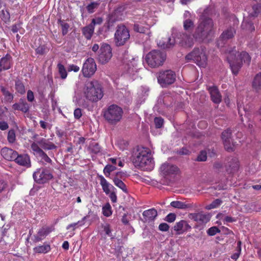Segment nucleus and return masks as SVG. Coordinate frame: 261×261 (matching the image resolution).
<instances>
[{
	"label": "nucleus",
	"instance_id": "obj_62",
	"mask_svg": "<svg viewBox=\"0 0 261 261\" xmlns=\"http://www.w3.org/2000/svg\"><path fill=\"white\" fill-rule=\"evenodd\" d=\"M9 127L8 123L4 121H0V129L2 130H5Z\"/></svg>",
	"mask_w": 261,
	"mask_h": 261
},
{
	"label": "nucleus",
	"instance_id": "obj_13",
	"mask_svg": "<svg viewBox=\"0 0 261 261\" xmlns=\"http://www.w3.org/2000/svg\"><path fill=\"white\" fill-rule=\"evenodd\" d=\"M112 53L111 46L107 44H103L100 48L98 60L102 64L107 63L112 58Z\"/></svg>",
	"mask_w": 261,
	"mask_h": 261
},
{
	"label": "nucleus",
	"instance_id": "obj_30",
	"mask_svg": "<svg viewBox=\"0 0 261 261\" xmlns=\"http://www.w3.org/2000/svg\"><path fill=\"white\" fill-rule=\"evenodd\" d=\"M235 33V29L233 28L230 27L222 33L220 38L223 40H226L233 37Z\"/></svg>",
	"mask_w": 261,
	"mask_h": 261
},
{
	"label": "nucleus",
	"instance_id": "obj_9",
	"mask_svg": "<svg viewBox=\"0 0 261 261\" xmlns=\"http://www.w3.org/2000/svg\"><path fill=\"white\" fill-rule=\"evenodd\" d=\"M156 77L161 87L166 88L175 82L176 74L171 70H162L156 74Z\"/></svg>",
	"mask_w": 261,
	"mask_h": 261
},
{
	"label": "nucleus",
	"instance_id": "obj_7",
	"mask_svg": "<svg viewBox=\"0 0 261 261\" xmlns=\"http://www.w3.org/2000/svg\"><path fill=\"white\" fill-rule=\"evenodd\" d=\"M123 113L121 108L116 105H112L105 111L103 117L109 123L115 125L121 120Z\"/></svg>",
	"mask_w": 261,
	"mask_h": 261
},
{
	"label": "nucleus",
	"instance_id": "obj_57",
	"mask_svg": "<svg viewBox=\"0 0 261 261\" xmlns=\"http://www.w3.org/2000/svg\"><path fill=\"white\" fill-rule=\"evenodd\" d=\"M82 110L80 108L76 109L74 111V117L75 119H79L82 116Z\"/></svg>",
	"mask_w": 261,
	"mask_h": 261
},
{
	"label": "nucleus",
	"instance_id": "obj_6",
	"mask_svg": "<svg viewBox=\"0 0 261 261\" xmlns=\"http://www.w3.org/2000/svg\"><path fill=\"white\" fill-rule=\"evenodd\" d=\"M185 59L187 61L193 60L199 67H205L207 61L206 49L203 47H195L186 56Z\"/></svg>",
	"mask_w": 261,
	"mask_h": 261
},
{
	"label": "nucleus",
	"instance_id": "obj_61",
	"mask_svg": "<svg viewBox=\"0 0 261 261\" xmlns=\"http://www.w3.org/2000/svg\"><path fill=\"white\" fill-rule=\"evenodd\" d=\"M27 99L30 102H32L34 100V93L31 90H29L27 92Z\"/></svg>",
	"mask_w": 261,
	"mask_h": 261
},
{
	"label": "nucleus",
	"instance_id": "obj_23",
	"mask_svg": "<svg viewBox=\"0 0 261 261\" xmlns=\"http://www.w3.org/2000/svg\"><path fill=\"white\" fill-rule=\"evenodd\" d=\"M12 108L14 110H18L27 113L29 111L30 106L24 99L21 98L18 103L12 105Z\"/></svg>",
	"mask_w": 261,
	"mask_h": 261
},
{
	"label": "nucleus",
	"instance_id": "obj_45",
	"mask_svg": "<svg viewBox=\"0 0 261 261\" xmlns=\"http://www.w3.org/2000/svg\"><path fill=\"white\" fill-rule=\"evenodd\" d=\"M102 213L106 217H109L112 215L111 207L109 203L102 207Z\"/></svg>",
	"mask_w": 261,
	"mask_h": 261
},
{
	"label": "nucleus",
	"instance_id": "obj_60",
	"mask_svg": "<svg viewBox=\"0 0 261 261\" xmlns=\"http://www.w3.org/2000/svg\"><path fill=\"white\" fill-rule=\"evenodd\" d=\"M102 18L101 17H97L94 18L92 20V22L90 24H93V27L95 24H100L102 22Z\"/></svg>",
	"mask_w": 261,
	"mask_h": 261
},
{
	"label": "nucleus",
	"instance_id": "obj_20",
	"mask_svg": "<svg viewBox=\"0 0 261 261\" xmlns=\"http://www.w3.org/2000/svg\"><path fill=\"white\" fill-rule=\"evenodd\" d=\"M160 169L162 173L165 175L175 174L178 170L177 166L169 163L163 164Z\"/></svg>",
	"mask_w": 261,
	"mask_h": 261
},
{
	"label": "nucleus",
	"instance_id": "obj_4",
	"mask_svg": "<svg viewBox=\"0 0 261 261\" xmlns=\"http://www.w3.org/2000/svg\"><path fill=\"white\" fill-rule=\"evenodd\" d=\"M134 165L142 170H150L153 168V159L150 150L147 148H140L137 150L134 157Z\"/></svg>",
	"mask_w": 261,
	"mask_h": 261
},
{
	"label": "nucleus",
	"instance_id": "obj_55",
	"mask_svg": "<svg viewBox=\"0 0 261 261\" xmlns=\"http://www.w3.org/2000/svg\"><path fill=\"white\" fill-rule=\"evenodd\" d=\"M102 227L103 228V230L106 234L109 237H111V229L110 228V225L108 224L102 225Z\"/></svg>",
	"mask_w": 261,
	"mask_h": 261
},
{
	"label": "nucleus",
	"instance_id": "obj_28",
	"mask_svg": "<svg viewBox=\"0 0 261 261\" xmlns=\"http://www.w3.org/2000/svg\"><path fill=\"white\" fill-rule=\"evenodd\" d=\"M228 168H227V172L233 173L237 171L239 168V161L236 158L231 159L228 164Z\"/></svg>",
	"mask_w": 261,
	"mask_h": 261
},
{
	"label": "nucleus",
	"instance_id": "obj_22",
	"mask_svg": "<svg viewBox=\"0 0 261 261\" xmlns=\"http://www.w3.org/2000/svg\"><path fill=\"white\" fill-rule=\"evenodd\" d=\"M38 145L43 150H51L57 149V146L48 139H41L37 142Z\"/></svg>",
	"mask_w": 261,
	"mask_h": 261
},
{
	"label": "nucleus",
	"instance_id": "obj_27",
	"mask_svg": "<svg viewBox=\"0 0 261 261\" xmlns=\"http://www.w3.org/2000/svg\"><path fill=\"white\" fill-rule=\"evenodd\" d=\"M125 10V7L123 5L119 6L115 9L112 15V17H114V21L121 20Z\"/></svg>",
	"mask_w": 261,
	"mask_h": 261
},
{
	"label": "nucleus",
	"instance_id": "obj_50",
	"mask_svg": "<svg viewBox=\"0 0 261 261\" xmlns=\"http://www.w3.org/2000/svg\"><path fill=\"white\" fill-rule=\"evenodd\" d=\"M220 230L219 229V228L216 226H213L211 228H210L207 230V233L210 236H213L215 235L217 233L220 232Z\"/></svg>",
	"mask_w": 261,
	"mask_h": 261
},
{
	"label": "nucleus",
	"instance_id": "obj_52",
	"mask_svg": "<svg viewBox=\"0 0 261 261\" xmlns=\"http://www.w3.org/2000/svg\"><path fill=\"white\" fill-rule=\"evenodd\" d=\"M207 159L206 152L205 151H202L198 155L197 161L199 162L205 161Z\"/></svg>",
	"mask_w": 261,
	"mask_h": 261
},
{
	"label": "nucleus",
	"instance_id": "obj_2",
	"mask_svg": "<svg viewBox=\"0 0 261 261\" xmlns=\"http://www.w3.org/2000/svg\"><path fill=\"white\" fill-rule=\"evenodd\" d=\"M209 11L208 8L203 11L199 22L193 34L194 39L200 42L208 38L213 28V20L207 17Z\"/></svg>",
	"mask_w": 261,
	"mask_h": 261
},
{
	"label": "nucleus",
	"instance_id": "obj_37",
	"mask_svg": "<svg viewBox=\"0 0 261 261\" xmlns=\"http://www.w3.org/2000/svg\"><path fill=\"white\" fill-rule=\"evenodd\" d=\"M50 250V246L48 244H43L34 248V251L37 253H46Z\"/></svg>",
	"mask_w": 261,
	"mask_h": 261
},
{
	"label": "nucleus",
	"instance_id": "obj_49",
	"mask_svg": "<svg viewBox=\"0 0 261 261\" xmlns=\"http://www.w3.org/2000/svg\"><path fill=\"white\" fill-rule=\"evenodd\" d=\"M253 10V14H252L253 16H257L261 11V5L260 4H257L254 5L252 6Z\"/></svg>",
	"mask_w": 261,
	"mask_h": 261
},
{
	"label": "nucleus",
	"instance_id": "obj_5",
	"mask_svg": "<svg viewBox=\"0 0 261 261\" xmlns=\"http://www.w3.org/2000/svg\"><path fill=\"white\" fill-rule=\"evenodd\" d=\"M84 94L86 98L91 101H97L103 96V92L97 81H87L85 86Z\"/></svg>",
	"mask_w": 261,
	"mask_h": 261
},
{
	"label": "nucleus",
	"instance_id": "obj_1",
	"mask_svg": "<svg viewBox=\"0 0 261 261\" xmlns=\"http://www.w3.org/2000/svg\"><path fill=\"white\" fill-rule=\"evenodd\" d=\"M227 60L234 75H237L242 67L243 62L247 66L250 65L251 58L246 51L239 52L236 47L227 50Z\"/></svg>",
	"mask_w": 261,
	"mask_h": 261
},
{
	"label": "nucleus",
	"instance_id": "obj_56",
	"mask_svg": "<svg viewBox=\"0 0 261 261\" xmlns=\"http://www.w3.org/2000/svg\"><path fill=\"white\" fill-rule=\"evenodd\" d=\"M169 226L166 223H163L159 225V229L162 231H167L169 230Z\"/></svg>",
	"mask_w": 261,
	"mask_h": 261
},
{
	"label": "nucleus",
	"instance_id": "obj_29",
	"mask_svg": "<svg viewBox=\"0 0 261 261\" xmlns=\"http://www.w3.org/2000/svg\"><path fill=\"white\" fill-rule=\"evenodd\" d=\"M122 173L118 172L116 173V176L113 179V182L114 184L121 189L124 192L127 193L128 192L127 189L124 183L120 179L118 178L119 176H121Z\"/></svg>",
	"mask_w": 261,
	"mask_h": 261
},
{
	"label": "nucleus",
	"instance_id": "obj_42",
	"mask_svg": "<svg viewBox=\"0 0 261 261\" xmlns=\"http://www.w3.org/2000/svg\"><path fill=\"white\" fill-rule=\"evenodd\" d=\"M57 66L61 77L62 79H66L67 75V73L64 66L61 63H59Z\"/></svg>",
	"mask_w": 261,
	"mask_h": 261
},
{
	"label": "nucleus",
	"instance_id": "obj_44",
	"mask_svg": "<svg viewBox=\"0 0 261 261\" xmlns=\"http://www.w3.org/2000/svg\"><path fill=\"white\" fill-rule=\"evenodd\" d=\"M7 139L9 143H13L16 140L15 131L13 129L9 130Z\"/></svg>",
	"mask_w": 261,
	"mask_h": 261
},
{
	"label": "nucleus",
	"instance_id": "obj_17",
	"mask_svg": "<svg viewBox=\"0 0 261 261\" xmlns=\"http://www.w3.org/2000/svg\"><path fill=\"white\" fill-rule=\"evenodd\" d=\"M51 229L48 226H43L38 231L37 233L34 236L33 242L37 243L44 239L50 232Z\"/></svg>",
	"mask_w": 261,
	"mask_h": 261
},
{
	"label": "nucleus",
	"instance_id": "obj_25",
	"mask_svg": "<svg viewBox=\"0 0 261 261\" xmlns=\"http://www.w3.org/2000/svg\"><path fill=\"white\" fill-rule=\"evenodd\" d=\"M191 228V226L188 224L187 221L182 220L177 222L174 226V230L178 232V234L186 231H188Z\"/></svg>",
	"mask_w": 261,
	"mask_h": 261
},
{
	"label": "nucleus",
	"instance_id": "obj_12",
	"mask_svg": "<svg viewBox=\"0 0 261 261\" xmlns=\"http://www.w3.org/2000/svg\"><path fill=\"white\" fill-rule=\"evenodd\" d=\"M97 70V66L94 60L92 58H88L83 64L82 72L84 77H90Z\"/></svg>",
	"mask_w": 261,
	"mask_h": 261
},
{
	"label": "nucleus",
	"instance_id": "obj_18",
	"mask_svg": "<svg viewBox=\"0 0 261 261\" xmlns=\"http://www.w3.org/2000/svg\"><path fill=\"white\" fill-rule=\"evenodd\" d=\"M208 90L211 95V100L215 103H219L222 100V96L216 86L210 87Z\"/></svg>",
	"mask_w": 261,
	"mask_h": 261
},
{
	"label": "nucleus",
	"instance_id": "obj_11",
	"mask_svg": "<svg viewBox=\"0 0 261 261\" xmlns=\"http://www.w3.org/2000/svg\"><path fill=\"white\" fill-rule=\"evenodd\" d=\"M35 181L38 184H44L53 178L51 172L46 168L38 169L33 173Z\"/></svg>",
	"mask_w": 261,
	"mask_h": 261
},
{
	"label": "nucleus",
	"instance_id": "obj_46",
	"mask_svg": "<svg viewBox=\"0 0 261 261\" xmlns=\"http://www.w3.org/2000/svg\"><path fill=\"white\" fill-rule=\"evenodd\" d=\"M1 90L7 101H11L13 99V95L4 87H2Z\"/></svg>",
	"mask_w": 261,
	"mask_h": 261
},
{
	"label": "nucleus",
	"instance_id": "obj_54",
	"mask_svg": "<svg viewBox=\"0 0 261 261\" xmlns=\"http://www.w3.org/2000/svg\"><path fill=\"white\" fill-rule=\"evenodd\" d=\"M176 217V216L174 213H170L166 217L165 220L168 222L171 223L175 220Z\"/></svg>",
	"mask_w": 261,
	"mask_h": 261
},
{
	"label": "nucleus",
	"instance_id": "obj_59",
	"mask_svg": "<svg viewBox=\"0 0 261 261\" xmlns=\"http://www.w3.org/2000/svg\"><path fill=\"white\" fill-rule=\"evenodd\" d=\"M183 17L184 20L191 19L194 18V17L192 16L191 13L188 11H185L183 15Z\"/></svg>",
	"mask_w": 261,
	"mask_h": 261
},
{
	"label": "nucleus",
	"instance_id": "obj_31",
	"mask_svg": "<svg viewBox=\"0 0 261 261\" xmlns=\"http://www.w3.org/2000/svg\"><path fill=\"white\" fill-rule=\"evenodd\" d=\"M94 28L93 24H90L89 25L84 27L82 29V32L86 38L90 39L94 32Z\"/></svg>",
	"mask_w": 261,
	"mask_h": 261
},
{
	"label": "nucleus",
	"instance_id": "obj_43",
	"mask_svg": "<svg viewBox=\"0 0 261 261\" xmlns=\"http://www.w3.org/2000/svg\"><path fill=\"white\" fill-rule=\"evenodd\" d=\"M99 3L96 2H93L89 4L87 7V10L89 13H92L94 12V9L98 8Z\"/></svg>",
	"mask_w": 261,
	"mask_h": 261
},
{
	"label": "nucleus",
	"instance_id": "obj_21",
	"mask_svg": "<svg viewBox=\"0 0 261 261\" xmlns=\"http://www.w3.org/2000/svg\"><path fill=\"white\" fill-rule=\"evenodd\" d=\"M143 217L141 220L143 222H150L154 220L158 215V213L154 208H151L145 211L143 213Z\"/></svg>",
	"mask_w": 261,
	"mask_h": 261
},
{
	"label": "nucleus",
	"instance_id": "obj_58",
	"mask_svg": "<svg viewBox=\"0 0 261 261\" xmlns=\"http://www.w3.org/2000/svg\"><path fill=\"white\" fill-rule=\"evenodd\" d=\"M130 218V217L129 218H128L127 214H124L123 215L122 218L121 219V221L123 223V224L124 225H129Z\"/></svg>",
	"mask_w": 261,
	"mask_h": 261
},
{
	"label": "nucleus",
	"instance_id": "obj_24",
	"mask_svg": "<svg viewBox=\"0 0 261 261\" xmlns=\"http://www.w3.org/2000/svg\"><path fill=\"white\" fill-rule=\"evenodd\" d=\"M17 154L16 151L7 147H4L1 150L2 155L8 161H14Z\"/></svg>",
	"mask_w": 261,
	"mask_h": 261
},
{
	"label": "nucleus",
	"instance_id": "obj_64",
	"mask_svg": "<svg viewBox=\"0 0 261 261\" xmlns=\"http://www.w3.org/2000/svg\"><path fill=\"white\" fill-rule=\"evenodd\" d=\"M110 198H111V200L112 202L115 203L117 201V196L116 195V193L114 192H112L111 193L110 192Z\"/></svg>",
	"mask_w": 261,
	"mask_h": 261
},
{
	"label": "nucleus",
	"instance_id": "obj_3",
	"mask_svg": "<svg viewBox=\"0 0 261 261\" xmlns=\"http://www.w3.org/2000/svg\"><path fill=\"white\" fill-rule=\"evenodd\" d=\"M194 38L190 34L185 32H179L176 34L174 39L169 37L167 41L160 40L158 41V45L163 48H170L174 46L175 43L185 48H191L194 44Z\"/></svg>",
	"mask_w": 261,
	"mask_h": 261
},
{
	"label": "nucleus",
	"instance_id": "obj_38",
	"mask_svg": "<svg viewBox=\"0 0 261 261\" xmlns=\"http://www.w3.org/2000/svg\"><path fill=\"white\" fill-rule=\"evenodd\" d=\"M15 89L17 92L21 94H23L25 93L24 86L21 81L19 80L15 81Z\"/></svg>",
	"mask_w": 261,
	"mask_h": 261
},
{
	"label": "nucleus",
	"instance_id": "obj_41",
	"mask_svg": "<svg viewBox=\"0 0 261 261\" xmlns=\"http://www.w3.org/2000/svg\"><path fill=\"white\" fill-rule=\"evenodd\" d=\"M89 150L91 152L97 154L101 150V148L98 143L93 142L89 146Z\"/></svg>",
	"mask_w": 261,
	"mask_h": 261
},
{
	"label": "nucleus",
	"instance_id": "obj_10",
	"mask_svg": "<svg viewBox=\"0 0 261 261\" xmlns=\"http://www.w3.org/2000/svg\"><path fill=\"white\" fill-rule=\"evenodd\" d=\"M128 29L124 25H118L114 35L115 43L117 46L124 45L129 39Z\"/></svg>",
	"mask_w": 261,
	"mask_h": 261
},
{
	"label": "nucleus",
	"instance_id": "obj_48",
	"mask_svg": "<svg viewBox=\"0 0 261 261\" xmlns=\"http://www.w3.org/2000/svg\"><path fill=\"white\" fill-rule=\"evenodd\" d=\"M222 203V200L220 199H216L213 201L207 207V209L210 210L215 208L219 206Z\"/></svg>",
	"mask_w": 261,
	"mask_h": 261
},
{
	"label": "nucleus",
	"instance_id": "obj_51",
	"mask_svg": "<svg viewBox=\"0 0 261 261\" xmlns=\"http://www.w3.org/2000/svg\"><path fill=\"white\" fill-rule=\"evenodd\" d=\"M156 128H160L162 127L164 123V119L161 117H155L154 120Z\"/></svg>",
	"mask_w": 261,
	"mask_h": 261
},
{
	"label": "nucleus",
	"instance_id": "obj_19",
	"mask_svg": "<svg viewBox=\"0 0 261 261\" xmlns=\"http://www.w3.org/2000/svg\"><path fill=\"white\" fill-rule=\"evenodd\" d=\"M14 161L18 165L27 168L31 166L30 156L27 154L19 155L17 153Z\"/></svg>",
	"mask_w": 261,
	"mask_h": 261
},
{
	"label": "nucleus",
	"instance_id": "obj_53",
	"mask_svg": "<svg viewBox=\"0 0 261 261\" xmlns=\"http://www.w3.org/2000/svg\"><path fill=\"white\" fill-rule=\"evenodd\" d=\"M36 52L37 54L43 55L46 50V48L44 45H40L36 49Z\"/></svg>",
	"mask_w": 261,
	"mask_h": 261
},
{
	"label": "nucleus",
	"instance_id": "obj_36",
	"mask_svg": "<svg viewBox=\"0 0 261 261\" xmlns=\"http://www.w3.org/2000/svg\"><path fill=\"white\" fill-rule=\"evenodd\" d=\"M133 30L137 33L142 34H149L148 28L143 26L142 24L135 23L133 25Z\"/></svg>",
	"mask_w": 261,
	"mask_h": 261
},
{
	"label": "nucleus",
	"instance_id": "obj_15",
	"mask_svg": "<svg viewBox=\"0 0 261 261\" xmlns=\"http://www.w3.org/2000/svg\"><path fill=\"white\" fill-rule=\"evenodd\" d=\"M31 149L38 155L41 158L44 162L52 164V160L48 155L35 143H33L31 145Z\"/></svg>",
	"mask_w": 261,
	"mask_h": 261
},
{
	"label": "nucleus",
	"instance_id": "obj_26",
	"mask_svg": "<svg viewBox=\"0 0 261 261\" xmlns=\"http://www.w3.org/2000/svg\"><path fill=\"white\" fill-rule=\"evenodd\" d=\"M12 61V58L9 54L2 58L0 61V71L10 69L11 67Z\"/></svg>",
	"mask_w": 261,
	"mask_h": 261
},
{
	"label": "nucleus",
	"instance_id": "obj_47",
	"mask_svg": "<svg viewBox=\"0 0 261 261\" xmlns=\"http://www.w3.org/2000/svg\"><path fill=\"white\" fill-rule=\"evenodd\" d=\"M0 16L2 17V19L5 22H7L10 20V15L7 10H2L0 12Z\"/></svg>",
	"mask_w": 261,
	"mask_h": 261
},
{
	"label": "nucleus",
	"instance_id": "obj_34",
	"mask_svg": "<svg viewBox=\"0 0 261 261\" xmlns=\"http://www.w3.org/2000/svg\"><path fill=\"white\" fill-rule=\"evenodd\" d=\"M194 18L191 19L184 20L183 27L185 31L191 32L194 28Z\"/></svg>",
	"mask_w": 261,
	"mask_h": 261
},
{
	"label": "nucleus",
	"instance_id": "obj_33",
	"mask_svg": "<svg viewBox=\"0 0 261 261\" xmlns=\"http://www.w3.org/2000/svg\"><path fill=\"white\" fill-rule=\"evenodd\" d=\"M98 178L100 179V184L102 187L103 192L108 195L110 192V187L111 185L107 181V180L102 175H98Z\"/></svg>",
	"mask_w": 261,
	"mask_h": 261
},
{
	"label": "nucleus",
	"instance_id": "obj_35",
	"mask_svg": "<svg viewBox=\"0 0 261 261\" xmlns=\"http://www.w3.org/2000/svg\"><path fill=\"white\" fill-rule=\"evenodd\" d=\"M170 205L174 208L184 210L191 207V204H186L179 201H173L170 203Z\"/></svg>",
	"mask_w": 261,
	"mask_h": 261
},
{
	"label": "nucleus",
	"instance_id": "obj_39",
	"mask_svg": "<svg viewBox=\"0 0 261 261\" xmlns=\"http://www.w3.org/2000/svg\"><path fill=\"white\" fill-rule=\"evenodd\" d=\"M59 24H60L62 28V33L63 36L66 35L68 33L69 25L65 22L64 20L59 19L58 21Z\"/></svg>",
	"mask_w": 261,
	"mask_h": 261
},
{
	"label": "nucleus",
	"instance_id": "obj_8",
	"mask_svg": "<svg viewBox=\"0 0 261 261\" xmlns=\"http://www.w3.org/2000/svg\"><path fill=\"white\" fill-rule=\"evenodd\" d=\"M166 58L165 52L158 50H153L146 56V61L151 67H156L162 65Z\"/></svg>",
	"mask_w": 261,
	"mask_h": 261
},
{
	"label": "nucleus",
	"instance_id": "obj_63",
	"mask_svg": "<svg viewBox=\"0 0 261 261\" xmlns=\"http://www.w3.org/2000/svg\"><path fill=\"white\" fill-rule=\"evenodd\" d=\"M238 112L239 114L241 115H243L242 110L244 111L245 113H246L247 111H248L247 109V108H245L244 107H242L241 105H239V103H238Z\"/></svg>",
	"mask_w": 261,
	"mask_h": 261
},
{
	"label": "nucleus",
	"instance_id": "obj_16",
	"mask_svg": "<svg viewBox=\"0 0 261 261\" xmlns=\"http://www.w3.org/2000/svg\"><path fill=\"white\" fill-rule=\"evenodd\" d=\"M189 217L200 224L206 223L210 220V216L208 214L202 213L190 214Z\"/></svg>",
	"mask_w": 261,
	"mask_h": 261
},
{
	"label": "nucleus",
	"instance_id": "obj_32",
	"mask_svg": "<svg viewBox=\"0 0 261 261\" xmlns=\"http://www.w3.org/2000/svg\"><path fill=\"white\" fill-rule=\"evenodd\" d=\"M252 86L256 91L261 90V72L255 75L253 80Z\"/></svg>",
	"mask_w": 261,
	"mask_h": 261
},
{
	"label": "nucleus",
	"instance_id": "obj_40",
	"mask_svg": "<svg viewBox=\"0 0 261 261\" xmlns=\"http://www.w3.org/2000/svg\"><path fill=\"white\" fill-rule=\"evenodd\" d=\"M116 169V167L115 165L108 164L103 169V173L106 177H109L112 172L114 171Z\"/></svg>",
	"mask_w": 261,
	"mask_h": 261
},
{
	"label": "nucleus",
	"instance_id": "obj_14",
	"mask_svg": "<svg viewBox=\"0 0 261 261\" xmlns=\"http://www.w3.org/2000/svg\"><path fill=\"white\" fill-rule=\"evenodd\" d=\"M222 139L223 140L224 147L228 151H232L233 142L232 139V132L230 128H228L222 133Z\"/></svg>",
	"mask_w": 261,
	"mask_h": 261
}]
</instances>
